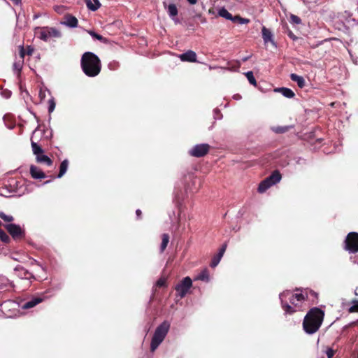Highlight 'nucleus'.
Listing matches in <instances>:
<instances>
[{
  "label": "nucleus",
  "mask_w": 358,
  "mask_h": 358,
  "mask_svg": "<svg viewBox=\"0 0 358 358\" xmlns=\"http://www.w3.org/2000/svg\"><path fill=\"white\" fill-rule=\"evenodd\" d=\"M170 328V323L167 321L163 322L158 326L151 340L150 350L154 352L162 343Z\"/></svg>",
  "instance_id": "20e7f679"
},
{
  "label": "nucleus",
  "mask_w": 358,
  "mask_h": 358,
  "mask_svg": "<svg viewBox=\"0 0 358 358\" xmlns=\"http://www.w3.org/2000/svg\"><path fill=\"white\" fill-rule=\"evenodd\" d=\"M20 57L21 58V60L24 61V56L27 55L25 49L23 46H20Z\"/></svg>",
  "instance_id": "c03bdc74"
},
{
  "label": "nucleus",
  "mask_w": 358,
  "mask_h": 358,
  "mask_svg": "<svg viewBox=\"0 0 358 358\" xmlns=\"http://www.w3.org/2000/svg\"><path fill=\"white\" fill-rule=\"evenodd\" d=\"M88 33L94 38L100 41H105L106 39L104 37H103L101 35L96 34L94 31H88Z\"/></svg>",
  "instance_id": "72a5a7b5"
},
{
  "label": "nucleus",
  "mask_w": 358,
  "mask_h": 358,
  "mask_svg": "<svg viewBox=\"0 0 358 358\" xmlns=\"http://www.w3.org/2000/svg\"><path fill=\"white\" fill-rule=\"evenodd\" d=\"M15 271L18 272L17 275L22 278L31 280L34 278V275L22 266H17Z\"/></svg>",
  "instance_id": "4468645a"
},
{
  "label": "nucleus",
  "mask_w": 358,
  "mask_h": 358,
  "mask_svg": "<svg viewBox=\"0 0 358 358\" xmlns=\"http://www.w3.org/2000/svg\"><path fill=\"white\" fill-rule=\"evenodd\" d=\"M61 32L54 27H45L40 34V38L44 41H48L51 38H59Z\"/></svg>",
  "instance_id": "1a4fd4ad"
},
{
  "label": "nucleus",
  "mask_w": 358,
  "mask_h": 358,
  "mask_svg": "<svg viewBox=\"0 0 358 358\" xmlns=\"http://www.w3.org/2000/svg\"><path fill=\"white\" fill-rule=\"evenodd\" d=\"M322 358H324V357H322Z\"/></svg>",
  "instance_id": "e2e57ef3"
},
{
  "label": "nucleus",
  "mask_w": 358,
  "mask_h": 358,
  "mask_svg": "<svg viewBox=\"0 0 358 358\" xmlns=\"http://www.w3.org/2000/svg\"><path fill=\"white\" fill-rule=\"evenodd\" d=\"M36 161L38 163L45 162L48 166H50L52 164L51 158H36Z\"/></svg>",
  "instance_id": "58836bf2"
},
{
  "label": "nucleus",
  "mask_w": 358,
  "mask_h": 358,
  "mask_svg": "<svg viewBox=\"0 0 358 358\" xmlns=\"http://www.w3.org/2000/svg\"><path fill=\"white\" fill-rule=\"evenodd\" d=\"M248 58H249L248 57H244V58L243 59V62H245V61H247V60L248 59Z\"/></svg>",
  "instance_id": "5fc2aeb1"
},
{
  "label": "nucleus",
  "mask_w": 358,
  "mask_h": 358,
  "mask_svg": "<svg viewBox=\"0 0 358 358\" xmlns=\"http://www.w3.org/2000/svg\"><path fill=\"white\" fill-rule=\"evenodd\" d=\"M187 1H188L190 4H192V5H194V4H196V3L197 0H187Z\"/></svg>",
  "instance_id": "09e8293b"
},
{
  "label": "nucleus",
  "mask_w": 358,
  "mask_h": 358,
  "mask_svg": "<svg viewBox=\"0 0 358 358\" xmlns=\"http://www.w3.org/2000/svg\"><path fill=\"white\" fill-rule=\"evenodd\" d=\"M30 174L34 179H43L46 178L45 173L41 169L34 165L30 166Z\"/></svg>",
  "instance_id": "ddd939ff"
},
{
  "label": "nucleus",
  "mask_w": 358,
  "mask_h": 358,
  "mask_svg": "<svg viewBox=\"0 0 358 358\" xmlns=\"http://www.w3.org/2000/svg\"><path fill=\"white\" fill-rule=\"evenodd\" d=\"M136 214L138 217V219H141V215H142V212L140 209H137L136 211Z\"/></svg>",
  "instance_id": "49530a36"
},
{
  "label": "nucleus",
  "mask_w": 358,
  "mask_h": 358,
  "mask_svg": "<svg viewBox=\"0 0 358 358\" xmlns=\"http://www.w3.org/2000/svg\"><path fill=\"white\" fill-rule=\"evenodd\" d=\"M262 38L265 43L271 42L274 44L273 41V35L270 29H267L266 27H263L262 29Z\"/></svg>",
  "instance_id": "2eb2a0df"
},
{
  "label": "nucleus",
  "mask_w": 358,
  "mask_h": 358,
  "mask_svg": "<svg viewBox=\"0 0 358 358\" xmlns=\"http://www.w3.org/2000/svg\"><path fill=\"white\" fill-rule=\"evenodd\" d=\"M58 10H59V6H57V8H55V11H57V12H58Z\"/></svg>",
  "instance_id": "6e6d98bb"
},
{
  "label": "nucleus",
  "mask_w": 358,
  "mask_h": 358,
  "mask_svg": "<svg viewBox=\"0 0 358 358\" xmlns=\"http://www.w3.org/2000/svg\"><path fill=\"white\" fill-rule=\"evenodd\" d=\"M324 352L327 356V358H332L336 354V350L329 347H327L326 350Z\"/></svg>",
  "instance_id": "c9c22d12"
},
{
  "label": "nucleus",
  "mask_w": 358,
  "mask_h": 358,
  "mask_svg": "<svg viewBox=\"0 0 358 358\" xmlns=\"http://www.w3.org/2000/svg\"><path fill=\"white\" fill-rule=\"evenodd\" d=\"M289 293H283L280 295L281 304L285 313L293 314L296 311V308H301V303L306 300V297L303 294H290L288 297L289 303L284 300L287 298Z\"/></svg>",
  "instance_id": "7ed1b4c3"
},
{
  "label": "nucleus",
  "mask_w": 358,
  "mask_h": 358,
  "mask_svg": "<svg viewBox=\"0 0 358 358\" xmlns=\"http://www.w3.org/2000/svg\"><path fill=\"white\" fill-rule=\"evenodd\" d=\"M319 45V44H316V45H310V47L312 48H315L316 47H317Z\"/></svg>",
  "instance_id": "864d4df0"
},
{
  "label": "nucleus",
  "mask_w": 358,
  "mask_h": 358,
  "mask_svg": "<svg viewBox=\"0 0 358 358\" xmlns=\"http://www.w3.org/2000/svg\"><path fill=\"white\" fill-rule=\"evenodd\" d=\"M55 101L54 99H51L48 101V111L49 113H52L55 108Z\"/></svg>",
  "instance_id": "ea45409f"
},
{
  "label": "nucleus",
  "mask_w": 358,
  "mask_h": 358,
  "mask_svg": "<svg viewBox=\"0 0 358 358\" xmlns=\"http://www.w3.org/2000/svg\"><path fill=\"white\" fill-rule=\"evenodd\" d=\"M210 146L207 143L196 145L190 151L189 155L192 157H203L207 155Z\"/></svg>",
  "instance_id": "9d476101"
},
{
  "label": "nucleus",
  "mask_w": 358,
  "mask_h": 358,
  "mask_svg": "<svg viewBox=\"0 0 358 358\" xmlns=\"http://www.w3.org/2000/svg\"><path fill=\"white\" fill-rule=\"evenodd\" d=\"M285 28L286 29L285 32L287 34V36L292 39L293 41H296L298 38L294 34V33L289 29L287 24L285 25Z\"/></svg>",
  "instance_id": "e433bc0d"
},
{
  "label": "nucleus",
  "mask_w": 358,
  "mask_h": 358,
  "mask_svg": "<svg viewBox=\"0 0 358 358\" xmlns=\"http://www.w3.org/2000/svg\"><path fill=\"white\" fill-rule=\"evenodd\" d=\"M58 10H59V6H57V8H55V11H57V12H58Z\"/></svg>",
  "instance_id": "13d9d810"
},
{
  "label": "nucleus",
  "mask_w": 358,
  "mask_h": 358,
  "mask_svg": "<svg viewBox=\"0 0 358 358\" xmlns=\"http://www.w3.org/2000/svg\"><path fill=\"white\" fill-rule=\"evenodd\" d=\"M25 51H26V54L27 55H32V54L34 53V48H32L31 46H27L26 49H25Z\"/></svg>",
  "instance_id": "a18cd8bd"
},
{
  "label": "nucleus",
  "mask_w": 358,
  "mask_h": 358,
  "mask_svg": "<svg viewBox=\"0 0 358 358\" xmlns=\"http://www.w3.org/2000/svg\"><path fill=\"white\" fill-rule=\"evenodd\" d=\"M275 92H280L284 96L289 99L295 96L294 92L291 89L287 87L276 88Z\"/></svg>",
  "instance_id": "a211bd4d"
},
{
  "label": "nucleus",
  "mask_w": 358,
  "mask_h": 358,
  "mask_svg": "<svg viewBox=\"0 0 358 358\" xmlns=\"http://www.w3.org/2000/svg\"><path fill=\"white\" fill-rule=\"evenodd\" d=\"M12 1L15 5H19L22 3V0H10Z\"/></svg>",
  "instance_id": "de8ad7c7"
},
{
  "label": "nucleus",
  "mask_w": 358,
  "mask_h": 358,
  "mask_svg": "<svg viewBox=\"0 0 358 358\" xmlns=\"http://www.w3.org/2000/svg\"><path fill=\"white\" fill-rule=\"evenodd\" d=\"M44 133V129H41L40 127L36 128L31 138L32 151L36 157H47L43 155V145L41 143L42 136Z\"/></svg>",
  "instance_id": "39448f33"
},
{
  "label": "nucleus",
  "mask_w": 358,
  "mask_h": 358,
  "mask_svg": "<svg viewBox=\"0 0 358 358\" xmlns=\"http://www.w3.org/2000/svg\"><path fill=\"white\" fill-rule=\"evenodd\" d=\"M0 240L5 243H8L10 241L9 236L1 229H0Z\"/></svg>",
  "instance_id": "7c9ffc66"
},
{
  "label": "nucleus",
  "mask_w": 358,
  "mask_h": 358,
  "mask_svg": "<svg viewBox=\"0 0 358 358\" xmlns=\"http://www.w3.org/2000/svg\"><path fill=\"white\" fill-rule=\"evenodd\" d=\"M219 15H220V16H221L227 20H229L231 21H232L234 20L233 19L234 16L224 8H222L219 10Z\"/></svg>",
  "instance_id": "393cba45"
},
{
  "label": "nucleus",
  "mask_w": 358,
  "mask_h": 358,
  "mask_svg": "<svg viewBox=\"0 0 358 358\" xmlns=\"http://www.w3.org/2000/svg\"><path fill=\"white\" fill-rule=\"evenodd\" d=\"M344 249L350 252H358V233L350 232L344 241Z\"/></svg>",
  "instance_id": "423d86ee"
},
{
  "label": "nucleus",
  "mask_w": 358,
  "mask_h": 358,
  "mask_svg": "<svg viewBox=\"0 0 358 358\" xmlns=\"http://www.w3.org/2000/svg\"><path fill=\"white\" fill-rule=\"evenodd\" d=\"M3 227L14 240H21L25 236V232L20 225L9 223L3 224Z\"/></svg>",
  "instance_id": "6e6552de"
},
{
  "label": "nucleus",
  "mask_w": 358,
  "mask_h": 358,
  "mask_svg": "<svg viewBox=\"0 0 358 358\" xmlns=\"http://www.w3.org/2000/svg\"><path fill=\"white\" fill-rule=\"evenodd\" d=\"M192 287V280L189 277L184 278L175 287L178 296L184 298Z\"/></svg>",
  "instance_id": "0eeeda50"
},
{
  "label": "nucleus",
  "mask_w": 358,
  "mask_h": 358,
  "mask_svg": "<svg viewBox=\"0 0 358 358\" xmlns=\"http://www.w3.org/2000/svg\"><path fill=\"white\" fill-rule=\"evenodd\" d=\"M245 75L251 85L257 86V81L255 78L252 71H248L245 73Z\"/></svg>",
  "instance_id": "c85d7f7f"
},
{
  "label": "nucleus",
  "mask_w": 358,
  "mask_h": 358,
  "mask_svg": "<svg viewBox=\"0 0 358 358\" xmlns=\"http://www.w3.org/2000/svg\"><path fill=\"white\" fill-rule=\"evenodd\" d=\"M10 304V306H15L16 304L15 303V301H4L1 304V306L2 308V310H4V309H6V308L8 307V306Z\"/></svg>",
  "instance_id": "a19ab883"
},
{
  "label": "nucleus",
  "mask_w": 358,
  "mask_h": 358,
  "mask_svg": "<svg viewBox=\"0 0 358 358\" xmlns=\"http://www.w3.org/2000/svg\"><path fill=\"white\" fill-rule=\"evenodd\" d=\"M198 182L200 184V182H201L200 179H199V178H195V179H194V182Z\"/></svg>",
  "instance_id": "603ef678"
},
{
  "label": "nucleus",
  "mask_w": 358,
  "mask_h": 358,
  "mask_svg": "<svg viewBox=\"0 0 358 358\" xmlns=\"http://www.w3.org/2000/svg\"><path fill=\"white\" fill-rule=\"evenodd\" d=\"M23 62H24V61H22V60H20V61L14 62L13 66V69L15 71H17L18 73H20L22 69Z\"/></svg>",
  "instance_id": "473e14b6"
},
{
  "label": "nucleus",
  "mask_w": 358,
  "mask_h": 358,
  "mask_svg": "<svg viewBox=\"0 0 358 358\" xmlns=\"http://www.w3.org/2000/svg\"><path fill=\"white\" fill-rule=\"evenodd\" d=\"M68 166H69V161L67 159H64L60 164L59 172L57 176L58 178H61L64 175V173L66 172Z\"/></svg>",
  "instance_id": "b1692460"
},
{
  "label": "nucleus",
  "mask_w": 358,
  "mask_h": 358,
  "mask_svg": "<svg viewBox=\"0 0 358 358\" xmlns=\"http://www.w3.org/2000/svg\"><path fill=\"white\" fill-rule=\"evenodd\" d=\"M324 318V311L317 307L310 308L303 321V329L308 334L316 333L321 327Z\"/></svg>",
  "instance_id": "f257e3e1"
},
{
  "label": "nucleus",
  "mask_w": 358,
  "mask_h": 358,
  "mask_svg": "<svg viewBox=\"0 0 358 358\" xmlns=\"http://www.w3.org/2000/svg\"><path fill=\"white\" fill-rule=\"evenodd\" d=\"M94 3H92L91 0H88L86 3L87 8L92 11H96L101 7V3L99 0H93Z\"/></svg>",
  "instance_id": "4be33fe9"
},
{
  "label": "nucleus",
  "mask_w": 358,
  "mask_h": 358,
  "mask_svg": "<svg viewBox=\"0 0 358 358\" xmlns=\"http://www.w3.org/2000/svg\"><path fill=\"white\" fill-rule=\"evenodd\" d=\"M0 226H3V224H2V222L0 221Z\"/></svg>",
  "instance_id": "bf43d9fd"
},
{
  "label": "nucleus",
  "mask_w": 358,
  "mask_h": 358,
  "mask_svg": "<svg viewBox=\"0 0 358 358\" xmlns=\"http://www.w3.org/2000/svg\"><path fill=\"white\" fill-rule=\"evenodd\" d=\"M169 242V235L168 234H163L162 236V243L160 246V250L163 252L166 248Z\"/></svg>",
  "instance_id": "5701e85b"
},
{
  "label": "nucleus",
  "mask_w": 358,
  "mask_h": 358,
  "mask_svg": "<svg viewBox=\"0 0 358 358\" xmlns=\"http://www.w3.org/2000/svg\"><path fill=\"white\" fill-rule=\"evenodd\" d=\"M198 280L208 282L209 281V272L207 268L203 269L198 275Z\"/></svg>",
  "instance_id": "a878e982"
},
{
  "label": "nucleus",
  "mask_w": 358,
  "mask_h": 358,
  "mask_svg": "<svg viewBox=\"0 0 358 358\" xmlns=\"http://www.w3.org/2000/svg\"><path fill=\"white\" fill-rule=\"evenodd\" d=\"M156 286L158 287H162L166 286V280L165 278H160L157 282H156Z\"/></svg>",
  "instance_id": "4c0bfd02"
},
{
  "label": "nucleus",
  "mask_w": 358,
  "mask_h": 358,
  "mask_svg": "<svg viewBox=\"0 0 358 358\" xmlns=\"http://www.w3.org/2000/svg\"><path fill=\"white\" fill-rule=\"evenodd\" d=\"M87 1H88V0H85V3H87Z\"/></svg>",
  "instance_id": "052dcab7"
},
{
  "label": "nucleus",
  "mask_w": 358,
  "mask_h": 358,
  "mask_svg": "<svg viewBox=\"0 0 358 358\" xmlns=\"http://www.w3.org/2000/svg\"><path fill=\"white\" fill-rule=\"evenodd\" d=\"M271 186H273L271 183L268 180H266V178H265L259 183L257 189L258 192L264 193Z\"/></svg>",
  "instance_id": "412c9836"
},
{
  "label": "nucleus",
  "mask_w": 358,
  "mask_h": 358,
  "mask_svg": "<svg viewBox=\"0 0 358 358\" xmlns=\"http://www.w3.org/2000/svg\"><path fill=\"white\" fill-rule=\"evenodd\" d=\"M81 68L88 77H95L101 71V63L99 58L93 52H85L80 61Z\"/></svg>",
  "instance_id": "f03ea898"
},
{
  "label": "nucleus",
  "mask_w": 358,
  "mask_h": 358,
  "mask_svg": "<svg viewBox=\"0 0 358 358\" xmlns=\"http://www.w3.org/2000/svg\"><path fill=\"white\" fill-rule=\"evenodd\" d=\"M178 57L182 62H196V54L193 50H188L185 53L179 55Z\"/></svg>",
  "instance_id": "f8f14e48"
},
{
  "label": "nucleus",
  "mask_w": 358,
  "mask_h": 358,
  "mask_svg": "<svg viewBox=\"0 0 358 358\" xmlns=\"http://www.w3.org/2000/svg\"><path fill=\"white\" fill-rule=\"evenodd\" d=\"M64 24L72 28L76 27L78 26V21L75 16H73L70 14H67L64 16Z\"/></svg>",
  "instance_id": "dca6fc26"
},
{
  "label": "nucleus",
  "mask_w": 358,
  "mask_h": 358,
  "mask_svg": "<svg viewBox=\"0 0 358 358\" xmlns=\"http://www.w3.org/2000/svg\"><path fill=\"white\" fill-rule=\"evenodd\" d=\"M290 129V127L289 126H278L272 127V130L276 133V134H284L285 132H287Z\"/></svg>",
  "instance_id": "bb28decb"
},
{
  "label": "nucleus",
  "mask_w": 358,
  "mask_h": 358,
  "mask_svg": "<svg viewBox=\"0 0 358 358\" xmlns=\"http://www.w3.org/2000/svg\"><path fill=\"white\" fill-rule=\"evenodd\" d=\"M289 22L292 24H301V20L300 19L299 17L294 15V14H292L290 15V20Z\"/></svg>",
  "instance_id": "f704fd0d"
},
{
  "label": "nucleus",
  "mask_w": 358,
  "mask_h": 358,
  "mask_svg": "<svg viewBox=\"0 0 358 358\" xmlns=\"http://www.w3.org/2000/svg\"><path fill=\"white\" fill-rule=\"evenodd\" d=\"M44 298L42 296H33L27 301L22 303L21 308L24 310H27L35 307L38 303L43 301Z\"/></svg>",
  "instance_id": "9b49d317"
},
{
  "label": "nucleus",
  "mask_w": 358,
  "mask_h": 358,
  "mask_svg": "<svg viewBox=\"0 0 358 358\" xmlns=\"http://www.w3.org/2000/svg\"><path fill=\"white\" fill-rule=\"evenodd\" d=\"M164 8L166 9H167L169 15L171 18H173L174 17H176L178 15V10L176 6L174 3H171L168 6H166V3L164 2Z\"/></svg>",
  "instance_id": "6ab92c4d"
},
{
  "label": "nucleus",
  "mask_w": 358,
  "mask_h": 358,
  "mask_svg": "<svg viewBox=\"0 0 358 358\" xmlns=\"http://www.w3.org/2000/svg\"><path fill=\"white\" fill-rule=\"evenodd\" d=\"M290 78L292 81H294L297 83L299 87L303 88L305 86L306 81L302 76H298L295 73H292L290 75Z\"/></svg>",
  "instance_id": "aec40b11"
},
{
  "label": "nucleus",
  "mask_w": 358,
  "mask_h": 358,
  "mask_svg": "<svg viewBox=\"0 0 358 358\" xmlns=\"http://www.w3.org/2000/svg\"><path fill=\"white\" fill-rule=\"evenodd\" d=\"M221 259H222V257H220L219 255H215L213 257L212 260H211L210 266L212 268H215L219 264V262H220Z\"/></svg>",
  "instance_id": "2f4dec72"
},
{
  "label": "nucleus",
  "mask_w": 358,
  "mask_h": 358,
  "mask_svg": "<svg viewBox=\"0 0 358 358\" xmlns=\"http://www.w3.org/2000/svg\"><path fill=\"white\" fill-rule=\"evenodd\" d=\"M234 98L236 99H238L241 98V96L239 94H236L234 96Z\"/></svg>",
  "instance_id": "3c124183"
},
{
  "label": "nucleus",
  "mask_w": 358,
  "mask_h": 358,
  "mask_svg": "<svg viewBox=\"0 0 358 358\" xmlns=\"http://www.w3.org/2000/svg\"><path fill=\"white\" fill-rule=\"evenodd\" d=\"M349 313H358V301H355V303L349 308Z\"/></svg>",
  "instance_id": "79ce46f5"
},
{
  "label": "nucleus",
  "mask_w": 358,
  "mask_h": 358,
  "mask_svg": "<svg viewBox=\"0 0 358 358\" xmlns=\"http://www.w3.org/2000/svg\"><path fill=\"white\" fill-rule=\"evenodd\" d=\"M58 10H59V6H57V8H55V11H57V12H58Z\"/></svg>",
  "instance_id": "4d7b16f0"
},
{
  "label": "nucleus",
  "mask_w": 358,
  "mask_h": 358,
  "mask_svg": "<svg viewBox=\"0 0 358 358\" xmlns=\"http://www.w3.org/2000/svg\"><path fill=\"white\" fill-rule=\"evenodd\" d=\"M0 218L8 224L11 223L14 220V217L12 215H6L3 212H0Z\"/></svg>",
  "instance_id": "cd10ccee"
},
{
  "label": "nucleus",
  "mask_w": 358,
  "mask_h": 358,
  "mask_svg": "<svg viewBox=\"0 0 358 358\" xmlns=\"http://www.w3.org/2000/svg\"><path fill=\"white\" fill-rule=\"evenodd\" d=\"M232 22H238L239 24H248L250 22V20L247 18H243L240 15H235L233 17Z\"/></svg>",
  "instance_id": "c756f323"
},
{
  "label": "nucleus",
  "mask_w": 358,
  "mask_h": 358,
  "mask_svg": "<svg viewBox=\"0 0 358 358\" xmlns=\"http://www.w3.org/2000/svg\"><path fill=\"white\" fill-rule=\"evenodd\" d=\"M357 358H358V355H357Z\"/></svg>",
  "instance_id": "680f3d73"
},
{
  "label": "nucleus",
  "mask_w": 358,
  "mask_h": 358,
  "mask_svg": "<svg viewBox=\"0 0 358 358\" xmlns=\"http://www.w3.org/2000/svg\"><path fill=\"white\" fill-rule=\"evenodd\" d=\"M31 265L38 264V262H37L36 260H35V259H32V260L31 261Z\"/></svg>",
  "instance_id": "8fccbe9b"
},
{
  "label": "nucleus",
  "mask_w": 358,
  "mask_h": 358,
  "mask_svg": "<svg viewBox=\"0 0 358 358\" xmlns=\"http://www.w3.org/2000/svg\"><path fill=\"white\" fill-rule=\"evenodd\" d=\"M282 178V176L279 171L275 170L268 177L266 178V180H268L272 185H274L279 182Z\"/></svg>",
  "instance_id": "f3484780"
},
{
  "label": "nucleus",
  "mask_w": 358,
  "mask_h": 358,
  "mask_svg": "<svg viewBox=\"0 0 358 358\" xmlns=\"http://www.w3.org/2000/svg\"><path fill=\"white\" fill-rule=\"evenodd\" d=\"M226 249H227V244L224 243L222 245V247L220 248V251L217 254V255H219L220 257H222L224 253L226 251Z\"/></svg>",
  "instance_id": "37998d69"
}]
</instances>
